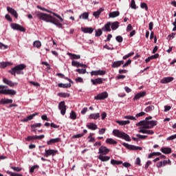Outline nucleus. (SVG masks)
I'll list each match as a JSON object with an SVG mask.
<instances>
[{
	"label": "nucleus",
	"mask_w": 176,
	"mask_h": 176,
	"mask_svg": "<svg viewBox=\"0 0 176 176\" xmlns=\"http://www.w3.org/2000/svg\"><path fill=\"white\" fill-rule=\"evenodd\" d=\"M36 17H38V19L40 20L46 21L47 23H52V24H54V25H56V27L58 28H63V24H61L60 21L50 14H45L43 12H38L36 14Z\"/></svg>",
	"instance_id": "1"
},
{
	"label": "nucleus",
	"mask_w": 176,
	"mask_h": 176,
	"mask_svg": "<svg viewBox=\"0 0 176 176\" xmlns=\"http://www.w3.org/2000/svg\"><path fill=\"white\" fill-rule=\"evenodd\" d=\"M25 68H27V65L24 64H20L15 66L14 67H12L10 70L8 71V72L14 76H16V75H24V72L21 71L25 69Z\"/></svg>",
	"instance_id": "2"
},
{
	"label": "nucleus",
	"mask_w": 176,
	"mask_h": 176,
	"mask_svg": "<svg viewBox=\"0 0 176 176\" xmlns=\"http://www.w3.org/2000/svg\"><path fill=\"white\" fill-rule=\"evenodd\" d=\"M113 134L115 137H118V138H122V140H124L125 141H128L130 142L131 141V138H130V136L124 133L119 131L118 129H114L113 131Z\"/></svg>",
	"instance_id": "3"
},
{
	"label": "nucleus",
	"mask_w": 176,
	"mask_h": 176,
	"mask_svg": "<svg viewBox=\"0 0 176 176\" xmlns=\"http://www.w3.org/2000/svg\"><path fill=\"white\" fill-rule=\"evenodd\" d=\"M6 86L0 85V94H5L7 96H16V91L13 89H5Z\"/></svg>",
	"instance_id": "4"
},
{
	"label": "nucleus",
	"mask_w": 176,
	"mask_h": 176,
	"mask_svg": "<svg viewBox=\"0 0 176 176\" xmlns=\"http://www.w3.org/2000/svg\"><path fill=\"white\" fill-rule=\"evenodd\" d=\"M38 9H40V10H43L44 12H47V13H51L52 14H53V16H55V17H57V19H58L60 21H64V19H63L61 17V16L58 15V14L55 13V12H53L45 8H42L41 6H37Z\"/></svg>",
	"instance_id": "5"
},
{
	"label": "nucleus",
	"mask_w": 176,
	"mask_h": 176,
	"mask_svg": "<svg viewBox=\"0 0 176 176\" xmlns=\"http://www.w3.org/2000/svg\"><path fill=\"white\" fill-rule=\"evenodd\" d=\"M122 145L127 149H129V151H142V147L129 144L127 143H123Z\"/></svg>",
	"instance_id": "6"
},
{
	"label": "nucleus",
	"mask_w": 176,
	"mask_h": 176,
	"mask_svg": "<svg viewBox=\"0 0 176 176\" xmlns=\"http://www.w3.org/2000/svg\"><path fill=\"white\" fill-rule=\"evenodd\" d=\"M58 109L60 111L61 115H65V112H67V105H65V101L60 102L58 104Z\"/></svg>",
	"instance_id": "7"
},
{
	"label": "nucleus",
	"mask_w": 176,
	"mask_h": 176,
	"mask_svg": "<svg viewBox=\"0 0 176 176\" xmlns=\"http://www.w3.org/2000/svg\"><path fill=\"white\" fill-rule=\"evenodd\" d=\"M105 98H108V92L107 91L100 93L94 97V99L97 100H105Z\"/></svg>",
	"instance_id": "8"
},
{
	"label": "nucleus",
	"mask_w": 176,
	"mask_h": 176,
	"mask_svg": "<svg viewBox=\"0 0 176 176\" xmlns=\"http://www.w3.org/2000/svg\"><path fill=\"white\" fill-rule=\"evenodd\" d=\"M11 28L12 30H16V31H21V32H25V28L17 24V23H12Z\"/></svg>",
	"instance_id": "9"
},
{
	"label": "nucleus",
	"mask_w": 176,
	"mask_h": 176,
	"mask_svg": "<svg viewBox=\"0 0 176 176\" xmlns=\"http://www.w3.org/2000/svg\"><path fill=\"white\" fill-rule=\"evenodd\" d=\"M157 124V121L151 120L146 121V124L144 125L145 129H153L155 126Z\"/></svg>",
	"instance_id": "10"
},
{
	"label": "nucleus",
	"mask_w": 176,
	"mask_h": 176,
	"mask_svg": "<svg viewBox=\"0 0 176 176\" xmlns=\"http://www.w3.org/2000/svg\"><path fill=\"white\" fill-rule=\"evenodd\" d=\"M109 152H111V150L109 148H107V146H101L100 148H99L98 154L102 155H108Z\"/></svg>",
	"instance_id": "11"
},
{
	"label": "nucleus",
	"mask_w": 176,
	"mask_h": 176,
	"mask_svg": "<svg viewBox=\"0 0 176 176\" xmlns=\"http://www.w3.org/2000/svg\"><path fill=\"white\" fill-rule=\"evenodd\" d=\"M7 11L8 12V13L12 14V16H14L15 19H19V14L17 13V11H16V10H14V8L7 7Z\"/></svg>",
	"instance_id": "12"
},
{
	"label": "nucleus",
	"mask_w": 176,
	"mask_h": 176,
	"mask_svg": "<svg viewBox=\"0 0 176 176\" xmlns=\"http://www.w3.org/2000/svg\"><path fill=\"white\" fill-rule=\"evenodd\" d=\"M3 82L6 85H8V86H10V87H14V86H17L19 85V83L13 82L12 80H10L8 78H3Z\"/></svg>",
	"instance_id": "13"
},
{
	"label": "nucleus",
	"mask_w": 176,
	"mask_h": 176,
	"mask_svg": "<svg viewBox=\"0 0 176 176\" xmlns=\"http://www.w3.org/2000/svg\"><path fill=\"white\" fill-rule=\"evenodd\" d=\"M57 152H58L57 150H53V149L45 150V157H49V156H55Z\"/></svg>",
	"instance_id": "14"
},
{
	"label": "nucleus",
	"mask_w": 176,
	"mask_h": 176,
	"mask_svg": "<svg viewBox=\"0 0 176 176\" xmlns=\"http://www.w3.org/2000/svg\"><path fill=\"white\" fill-rule=\"evenodd\" d=\"M107 72L105 70H98V71H92L91 72V76H98V75H105Z\"/></svg>",
	"instance_id": "15"
},
{
	"label": "nucleus",
	"mask_w": 176,
	"mask_h": 176,
	"mask_svg": "<svg viewBox=\"0 0 176 176\" xmlns=\"http://www.w3.org/2000/svg\"><path fill=\"white\" fill-rule=\"evenodd\" d=\"M37 115H39V113H34L30 116H28L26 118H24L23 120H22V122H30V120H32L34 119V118H35V116H37Z\"/></svg>",
	"instance_id": "16"
},
{
	"label": "nucleus",
	"mask_w": 176,
	"mask_h": 176,
	"mask_svg": "<svg viewBox=\"0 0 176 176\" xmlns=\"http://www.w3.org/2000/svg\"><path fill=\"white\" fill-rule=\"evenodd\" d=\"M102 31H104L105 32H111V22H107L102 28Z\"/></svg>",
	"instance_id": "17"
},
{
	"label": "nucleus",
	"mask_w": 176,
	"mask_h": 176,
	"mask_svg": "<svg viewBox=\"0 0 176 176\" xmlns=\"http://www.w3.org/2000/svg\"><path fill=\"white\" fill-rule=\"evenodd\" d=\"M72 65L73 67H77V68L79 67H82V68H86L87 67V65H83V64H82L78 61H75V60H72Z\"/></svg>",
	"instance_id": "18"
},
{
	"label": "nucleus",
	"mask_w": 176,
	"mask_h": 176,
	"mask_svg": "<svg viewBox=\"0 0 176 176\" xmlns=\"http://www.w3.org/2000/svg\"><path fill=\"white\" fill-rule=\"evenodd\" d=\"M91 82L95 86L97 85H102V83H103L102 78H98L94 79V80L91 79Z\"/></svg>",
	"instance_id": "19"
},
{
	"label": "nucleus",
	"mask_w": 176,
	"mask_h": 176,
	"mask_svg": "<svg viewBox=\"0 0 176 176\" xmlns=\"http://www.w3.org/2000/svg\"><path fill=\"white\" fill-rule=\"evenodd\" d=\"M98 159H99V160L101 162H108L110 160L111 157L104 155H99Z\"/></svg>",
	"instance_id": "20"
},
{
	"label": "nucleus",
	"mask_w": 176,
	"mask_h": 176,
	"mask_svg": "<svg viewBox=\"0 0 176 176\" xmlns=\"http://www.w3.org/2000/svg\"><path fill=\"white\" fill-rule=\"evenodd\" d=\"M174 80V77H165L161 80V83L166 84L170 83Z\"/></svg>",
	"instance_id": "21"
},
{
	"label": "nucleus",
	"mask_w": 176,
	"mask_h": 176,
	"mask_svg": "<svg viewBox=\"0 0 176 176\" xmlns=\"http://www.w3.org/2000/svg\"><path fill=\"white\" fill-rule=\"evenodd\" d=\"M120 23L118 21H114V22H111V28L113 30V31H115L118 30V27H120Z\"/></svg>",
	"instance_id": "22"
},
{
	"label": "nucleus",
	"mask_w": 176,
	"mask_h": 176,
	"mask_svg": "<svg viewBox=\"0 0 176 176\" xmlns=\"http://www.w3.org/2000/svg\"><path fill=\"white\" fill-rule=\"evenodd\" d=\"M161 151L162 152V153H164L165 155H170V153L173 152L171 148L170 147H162L161 148Z\"/></svg>",
	"instance_id": "23"
},
{
	"label": "nucleus",
	"mask_w": 176,
	"mask_h": 176,
	"mask_svg": "<svg viewBox=\"0 0 176 176\" xmlns=\"http://www.w3.org/2000/svg\"><path fill=\"white\" fill-rule=\"evenodd\" d=\"M81 31L84 32L85 34H93V31H94V29L92 28H82Z\"/></svg>",
	"instance_id": "24"
},
{
	"label": "nucleus",
	"mask_w": 176,
	"mask_h": 176,
	"mask_svg": "<svg viewBox=\"0 0 176 176\" xmlns=\"http://www.w3.org/2000/svg\"><path fill=\"white\" fill-rule=\"evenodd\" d=\"M122 64H124V60H118L116 62H113L112 64V68H118L120 67Z\"/></svg>",
	"instance_id": "25"
},
{
	"label": "nucleus",
	"mask_w": 176,
	"mask_h": 176,
	"mask_svg": "<svg viewBox=\"0 0 176 176\" xmlns=\"http://www.w3.org/2000/svg\"><path fill=\"white\" fill-rule=\"evenodd\" d=\"M61 139L60 138H56L54 139H51L47 142V145H52V144H56V142H60Z\"/></svg>",
	"instance_id": "26"
},
{
	"label": "nucleus",
	"mask_w": 176,
	"mask_h": 176,
	"mask_svg": "<svg viewBox=\"0 0 176 176\" xmlns=\"http://www.w3.org/2000/svg\"><path fill=\"white\" fill-rule=\"evenodd\" d=\"M87 127L89 130H97L98 129V127L97 126V124L93 122H90L88 124H87Z\"/></svg>",
	"instance_id": "27"
},
{
	"label": "nucleus",
	"mask_w": 176,
	"mask_h": 176,
	"mask_svg": "<svg viewBox=\"0 0 176 176\" xmlns=\"http://www.w3.org/2000/svg\"><path fill=\"white\" fill-rule=\"evenodd\" d=\"M104 10V8H100L98 11L94 12L93 16L96 19H98L100 17V14L102 13V11Z\"/></svg>",
	"instance_id": "28"
},
{
	"label": "nucleus",
	"mask_w": 176,
	"mask_h": 176,
	"mask_svg": "<svg viewBox=\"0 0 176 176\" xmlns=\"http://www.w3.org/2000/svg\"><path fill=\"white\" fill-rule=\"evenodd\" d=\"M13 102V100L12 99H3L2 98L0 100V105H5V104H12Z\"/></svg>",
	"instance_id": "29"
},
{
	"label": "nucleus",
	"mask_w": 176,
	"mask_h": 176,
	"mask_svg": "<svg viewBox=\"0 0 176 176\" xmlns=\"http://www.w3.org/2000/svg\"><path fill=\"white\" fill-rule=\"evenodd\" d=\"M146 94V92L145 91H142L140 93H138V94H136L135 96V97L133 98V100H140V98L144 97V96Z\"/></svg>",
	"instance_id": "30"
},
{
	"label": "nucleus",
	"mask_w": 176,
	"mask_h": 176,
	"mask_svg": "<svg viewBox=\"0 0 176 176\" xmlns=\"http://www.w3.org/2000/svg\"><path fill=\"white\" fill-rule=\"evenodd\" d=\"M67 55L69 56L71 60H79V58H80V55H76L74 54H72L68 52Z\"/></svg>",
	"instance_id": "31"
},
{
	"label": "nucleus",
	"mask_w": 176,
	"mask_h": 176,
	"mask_svg": "<svg viewBox=\"0 0 176 176\" xmlns=\"http://www.w3.org/2000/svg\"><path fill=\"white\" fill-rule=\"evenodd\" d=\"M106 144H109V145H116V144H118V142L112 138H107L106 140Z\"/></svg>",
	"instance_id": "32"
},
{
	"label": "nucleus",
	"mask_w": 176,
	"mask_h": 176,
	"mask_svg": "<svg viewBox=\"0 0 176 176\" xmlns=\"http://www.w3.org/2000/svg\"><path fill=\"white\" fill-rule=\"evenodd\" d=\"M100 118V113H91L89 116V119H94V120H97Z\"/></svg>",
	"instance_id": "33"
},
{
	"label": "nucleus",
	"mask_w": 176,
	"mask_h": 176,
	"mask_svg": "<svg viewBox=\"0 0 176 176\" xmlns=\"http://www.w3.org/2000/svg\"><path fill=\"white\" fill-rule=\"evenodd\" d=\"M120 14V12L119 11H114L112 12H110L109 14V16L111 17V19H115V17H118Z\"/></svg>",
	"instance_id": "34"
},
{
	"label": "nucleus",
	"mask_w": 176,
	"mask_h": 176,
	"mask_svg": "<svg viewBox=\"0 0 176 176\" xmlns=\"http://www.w3.org/2000/svg\"><path fill=\"white\" fill-rule=\"evenodd\" d=\"M71 83H66V84H63V83H58V87H60L62 89H68V87H71Z\"/></svg>",
	"instance_id": "35"
},
{
	"label": "nucleus",
	"mask_w": 176,
	"mask_h": 176,
	"mask_svg": "<svg viewBox=\"0 0 176 176\" xmlns=\"http://www.w3.org/2000/svg\"><path fill=\"white\" fill-rule=\"evenodd\" d=\"M9 65H13V63L10 62H2L0 65V68H6V67H9Z\"/></svg>",
	"instance_id": "36"
},
{
	"label": "nucleus",
	"mask_w": 176,
	"mask_h": 176,
	"mask_svg": "<svg viewBox=\"0 0 176 176\" xmlns=\"http://www.w3.org/2000/svg\"><path fill=\"white\" fill-rule=\"evenodd\" d=\"M111 164H112L113 166L117 165L119 166L120 164H123V162L122 161H118L116 160H111Z\"/></svg>",
	"instance_id": "37"
},
{
	"label": "nucleus",
	"mask_w": 176,
	"mask_h": 176,
	"mask_svg": "<svg viewBox=\"0 0 176 176\" xmlns=\"http://www.w3.org/2000/svg\"><path fill=\"white\" fill-rule=\"evenodd\" d=\"M58 97H62L63 98H67L69 97L70 95L68 93L60 92V93H58Z\"/></svg>",
	"instance_id": "38"
},
{
	"label": "nucleus",
	"mask_w": 176,
	"mask_h": 176,
	"mask_svg": "<svg viewBox=\"0 0 176 176\" xmlns=\"http://www.w3.org/2000/svg\"><path fill=\"white\" fill-rule=\"evenodd\" d=\"M80 19H83L84 20H87L89 19V12H84L80 15Z\"/></svg>",
	"instance_id": "39"
},
{
	"label": "nucleus",
	"mask_w": 176,
	"mask_h": 176,
	"mask_svg": "<svg viewBox=\"0 0 176 176\" xmlns=\"http://www.w3.org/2000/svg\"><path fill=\"white\" fill-rule=\"evenodd\" d=\"M76 72H78L80 75H83L86 74V69H76Z\"/></svg>",
	"instance_id": "40"
},
{
	"label": "nucleus",
	"mask_w": 176,
	"mask_h": 176,
	"mask_svg": "<svg viewBox=\"0 0 176 176\" xmlns=\"http://www.w3.org/2000/svg\"><path fill=\"white\" fill-rule=\"evenodd\" d=\"M33 46L34 47H37L38 49H39V47H41V46H42V43L39 41H36L34 42Z\"/></svg>",
	"instance_id": "41"
},
{
	"label": "nucleus",
	"mask_w": 176,
	"mask_h": 176,
	"mask_svg": "<svg viewBox=\"0 0 176 176\" xmlns=\"http://www.w3.org/2000/svg\"><path fill=\"white\" fill-rule=\"evenodd\" d=\"M38 168H39V165H34L30 168V173L32 174V173H34L35 170H38Z\"/></svg>",
	"instance_id": "42"
},
{
	"label": "nucleus",
	"mask_w": 176,
	"mask_h": 176,
	"mask_svg": "<svg viewBox=\"0 0 176 176\" xmlns=\"http://www.w3.org/2000/svg\"><path fill=\"white\" fill-rule=\"evenodd\" d=\"M42 124L41 123H35L30 125L31 129H37L38 127H41Z\"/></svg>",
	"instance_id": "43"
},
{
	"label": "nucleus",
	"mask_w": 176,
	"mask_h": 176,
	"mask_svg": "<svg viewBox=\"0 0 176 176\" xmlns=\"http://www.w3.org/2000/svg\"><path fill=\"white\" fill-rule=\"evenodd\" d=\"M70 119L72 120H75L76 119V113L75 111H72L70 113Z\"/></svg>",
	"instance_id": "44"
},
{
	"label": "nucleus",
	"mask_w": 176,
	"mask_h": 176,
	"mask_svg": "<svg viewBox=\"0 0 176 176\" xmlns=\"http://www.w3.org/2000/svg\"><path fill=\"white\" fill-rule=\"evenodd\" d=\"M155 109V107L153 105L147 107L144 111L145 112H151V111H153Z\"/></svg>",
	"instance_id": "45"
},
{
	"label": "nucleus",
	"mask_w": 176,
	"mask_h": 176,
	"mask_svg": "<svg viewBox=\"0 0 176 176\" xmlns=\"http://www.w3.org/2000/svg\"><path fill=\"white\" fill-rule=\"evenodd\" d=\"M146 124V121L142 120V121L139 122L138 124H136V126H143V129H146L145 128Z\"/></svg>",
	"instance_id": "46"
},
{
	"label": "nucleus",
	"mask_w": 176,
	"mask_h": 176,
	"mask_svg": "<svg viewBox=\"0 0 176 176\" xmlns=\"http://www.w3.org/2000/svg\"><path fill=\"white\" fill-rule=\"evenodd\" d=\"M140 8L142 9H144L146 12H148V5L146 3H141Z\"/></svg>",
	"instance_id": "47"
},
{
	"label": "nucleus",
	"mask_w": 176,
	"mask_h": 176,
	"mask_svg": "<svg viewBox=\"0 0 176 176\" xmlns=\"http://www.w3.org/2000/svg\"><path fill=\"white\" fill-rule=\"evenodd\" d=\"M102 35V30L101 29H98L96 30L95 36H101Z\"/></svg>",
	"instance_id": "48"
},
{
	"label": "nucleus",
	"mask_w": 176,
	"mask_h": 176,
	"mask_svg": "<svg viewBox=\"0 0 176 176\" xmlns=\"http://www.w3.org/2000/svg\"><path fill=\"white\" fill-rule=\"evenodd\" d=\"M116 40L118 43H122V42H123V37L122 36H117Z\"/></svg>",
	"instance_id": "49"
},
{
	"label": "nucleus",
	"mask_w": 176,
	"mask_h": 176,
	"mask_svg": "<svg viewBox=\"0 0 176 176\" xmlns=\"http://www.w3.org/2000/svg\"><path fill=\"white\" fill-rule=\"evenodd\" d=\"M7 173L9 174L11 176H23V175L16 173H12L10 171H7Z\"/></svg>",
	"instance_id": "50"
},
{
	"label": "nucleus",
	"mask_w": 176,
	"mask_h": 176,
	"mask_svg": "<svg viewBox=\"0 0 176 176\" xmlns=\"http://www.w3.org/2000/svg\"><path fill=\"white\" fill-rule=\"evenodd\" d=\"M34 140L36 139V136L33 135V136H28L27 138L25 139L26 141H34Z\"/></svg>",
	"instance_id": "51"
},
{
	"label": "nucleus",
	"mask_w": 176,
	"mask_h": 176,
	"mask_svg": "<svg viewBox=\"0 0 176 176\" xmlns=\"http://www.w3.org/2000/svg\"><path fill=\"white\" fill-rule=\"evenodd\" d=\"M131 8L132 9H137V6L135 5V0H131Z\"/></svg>",
	"instance_id": "52"
},
{
	"label": "nucleus",
	"mask_w": 176,
	"mask_h": 176,
	"mask_svg": "<svg viewBox=\"0 0 176 176\" xmlns=\"http://www.w3.org/2000/svg\"><path fill=\"white\" fill-rule=\"evenodd\" d=\"M124 119H129V120H137V119L135 118V117L133 116H126L124 117Z\"/></svg>",
	"instance_id": "53"
},
{
	"label": "nucleus",
	"mask_w": 176,
	"mask_h": 176,
	"mask_svg": "<svg viewBox=\"0 0 176 176\" xmlns=\"http://www.w3.org/2000/svg\"><path fill=\"white\" fill-rule=\"evenodd\" d=\"M85 135V133H78L77 135H73L72 138H82Z\"/></svg>",
	"instance_id": "54"
},
{
	"label": "nucleus",
	"mask_w": 176,
	"mask_h": 176,
	"mask_svg": "<svg viewBox=\"0 0 176 176\" xmlns=\"http://www.w3.org/2000/svg\"><path fill=\"white\" fill-rule=\"evenodd\" d=\"M11 168L14 170V171H16L17 173H20V171H21V168L20 167L11 166Z\"/></svg>",
	"instance_id": "55"
},
{
	"label": "nucleus",
	"mask_w": 176,
	"mask_h": 176,
	"mask_svg": "<svg viewBox=\"0 0 176 176\" xmlns=\"http://www.w3.org/2000/svg\"><path fill=\"white\" fill-rule=\"evenodd\" d=\"M131 64V60L129 59L122 66V68H126V67H129Z\"/></svg>",
	"instance_id": "56"
},
{
	"label": "nucleus",
	"mask_w": 176,
	"mask_h": 176,
	"mask_svg": "<svg viewBox=\"0 0 176 176\" xmlns=\"http://www.w3.org/2000/svg\"><path fill=\"white\" fill-rule=\"evenodd\" d=\"M136 137H138V138H140L141 140H146V138H148V136H146V135H142L140 134H137Z\"/></svg>",
	"instance_id": "57"
},
{
	"label": "nucleus",
	"mask_w": 176,
	"mask_h": 176,
	"mask_svg": "<svg viewBox=\"0 0 176 176\" xmlns=\"http://www.w3.org/2000/svg\"><path fill=\"white\" fill-rule=\"evenodd\" d=\"M5 17L6 19V20H8V21H10V23H12L13 21V19H12L10 15H9L8 14H6Z\"/></svg>",
	"instance_id": "58"
},
{
	"label": "nucleus",
	"mask_w": 176,
	"mask_h": 176,
	"mask_svg": "<svg viewBox=\"0 0 176 176\" xmlns=\"http://www.w3.org/2000/svg\"><path fill=\"white\" fill-rule=\"evenodd\" d=\"M75 80L76 83H83V78L82 77H78Z\"/></svg>",
	"instance_id": "59"
},
{
	"label": "nucleus",
	"mask_w": 176,
	"mask_h": 176,
	"mask_svg": "<svg viewBox=\"0 0 176 176\" xmlns=\"http://www.w3.org/2000/svg\"><path fill=\"white\" fill-rule=\"evenodd\" d=\"M175 138H176V134L168 137L167 138V140L168 141H173V140H175Z\"/></svg>",
	"instance_id": "60"
},
{
	"label": "nucleus",
	"mask_w": 176,
	"mask_h": 176,
	"mask_svg": "<svg viewBox=\"0 0 176 176\" xmlns=\"http://www.w3.org/2000/svg\"><path fill=\"white\" fill-rule=\"evenodd\" d=\"M151 164H152V162L151 161H148L144 166L145 170L148 169V167H149L151 166Z\"/></svg>",
	"instance_id": "61"
},
{
	"label": "nucleus",
	"mask_w": 176,
	"mask_h": 176,
	"mask_svg": "<svg viewBox=\"0 0 176 176\" xmlns=\"http://www.w3.org/2000/svg\"><path fill=\"white\" fill-rule=\"evenodd\" d=\"M133 30V26L131 24H129L128 26L126 27V31L127 32L132 31Z\"/></svg>",
	"instance_id": "62"
},
{
	"label": "nucleus",
	"mask_w": 176,
	"mask_h": 176,
	"mask_svg": "<svg viewBox=\"0 0 176 176\" xmlns=\"http://www.w3.org/2000/svg\"><path fill=\"white\" fill-rule=\"evenodd\" d=\"M145 115V112L142 111L138 114L135 115L136 118H141V116H144Z\"/></svg>",
	"instance_id": "63"
},
{
	"label": "nucleus",
	"mask_w": 176,
	"mask_h": 176,
	"mask_svg": "<svg viewBox=\"0 0 176 176\" xmlns=\"http://www.w3.org/2000/svg\"><path fill=\"white\" fill-rule=\"evenodd\" d=\"M36 136V140H43L45 138V135H41L39 136L35 135Z\"/></svg>",
	"instance_id": "64"
}]
</instances>
